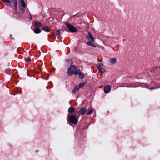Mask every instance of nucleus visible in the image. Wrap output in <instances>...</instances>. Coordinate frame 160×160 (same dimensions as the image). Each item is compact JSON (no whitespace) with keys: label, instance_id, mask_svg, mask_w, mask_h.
<instances>
[{"label":"nucleus","instance_id":"f3484780","mask_svg":"<svg viewBox=\"0 0 160 160\" xmlns=\"http://www.w3.org/2000/svg\"><path fill=\"white\" fill-rule=\"evenodd\" d=\"M116 58H114L111 59L110 60V62L112 64L115 63L116 62Z\"/></svg>","mask_w":160,"mask_h":160},{"label":"nucleus","instance_id":"f8f14e48","mask_svg":"<svg viewBox=\"0 0 160 160\" xmlns=\"http://www.w3.org/2000/svg\"><path fill=\"white\" fill-rule=\"evenodd\" d=\"M91 41H89L87 42V44L88 46H92L93 47L95 48L96 46L94 45L93 43L91 42Z\"/></svg>","mask_w":160,"mask_h":160},{"label":"nucleus","instance_id":"a211bd4d","mask_svg":"<svg viewBox=\"0 0 160 160\" xmlns=\"http://www.w3.org/2000/svg\"><path fill=\"white\" fill-rule=\"evenodd\" d=\"M66 62L68 63L69 65L72 64L73 62L71 59H69L68 60H66Z\"/></svg>","mask_w":160,"mask_h":160},{"label":"nucleus","instance_id":"6ab92c4d","mask_svg":"<svg viewBox=\"0 0 160 160\" xmlns=\"http://www.w3.org/2000/svg\"><path fill=\"white\" fill-rule=\"evenodd\" d=\"M54 33H56L58 36H60V30H57L56 32H54Z\"/></svg>","mask_w":160,"mask_h":160},{"label":"nucleus","instance_id":"2eb2a0df","mask_svg":"<svg viewBox=\"0 0 160 160\" xmlns=\"http://www.w3.org/2000/svg\"><path fill=\"white\" fill-rule=\"evenodd\" d=\"M35 26L37 27H40L42 26V23L39 22H37L35 23Z\"/></svg>","mask_w":160,"mask_h":160},{"label":"nucleus","instance_id":"a878e982","mask_svg":"<svg viewBox=\"0 0 160 160\" xmlns=\"http://www.w3.org/2000/svg\"><path fill=\"white\" fill-rule=\"evenodd\" d=\"M154 88V89H156V88Z\"/></svg>","mask_w":160,"mask_h":160},{"label":"nucleus","instance_id":"0eeeda50","mask_svg":"<svg viewBox=\"0 0 160 160\" xmlns=\"http://www.w3.org/2000/svg\"><path fill=\"white\" fill-rule=\"evenodd\" d=\"M111 90V87L110 86H107L105 87L104 91L105 93H108Z\"/></svg>","mask_w":160,"mask_h":160},{"label":"nucleus","instance_id":"5701e85b","mask_svg":"<svg viewBox=\"0 0 160 160\" xmlns=\"http://www.w3.org/2000/svg\"><path fill=\"white\" fill-rule=\"evenodd\" d=\"M79 88H79V86H78V85H77L76 86L74 89L75 90L78 91L79 89Z\"/></svg>","mask_w":160,"mask_h":160},{"label":"nucleus","instance_id":"4468645a","mask_svg":"<svg viewBox=\"0 0 160 160\" xmlns=\"http://www.w3.org/2000/svg\"><path fill=\"white\" fill-rule=\"evenodd\" d=\"M34 32L35 33L38 34L40 33L41 31L40 29L38 28H36L34 30Z\"/></svg>","mask_w":160,"mask_h":160},{"label":"nucleus","instance_id":"423d86ee","mask_svg":"<svg viewBox=\"0 0 160 160\" xmlns=\"http://www.w3.org/2000/svg\"><path fill=\"white\" fill-rule=\"evenodd\" d=\"M88 36L87 37V38L89 40L91 41L92 42H94V38L92 35L91 33L90 32L88 33Z\"/></svg>","mask_w":160,"mask_h":160},{"label":"nucleus","instance_id":"412c9836","mask_svg":"<svg viewBox=\"0 0 160 160\" xmlns=\"http://www.w3.org/2000/svg\"><path fill=\"white\" fill-rule=\"evenodd\" d=\"M3 2L5 3H8L9 4L11 3V2L9 0H2Z\"/></svg>","mask_w":160,"mask_h":160},{"label":"nucleus","instance_id":"9d476101","mask_svg":"<svg viewBox=\"0 0 160 160\" xmlns=\"http://www.w3.org/2000/svg\"><path fill=\"white\" fill-rule=\"evenodd\" d=\"M42 29L44 31L47 32H49L50 31V28L47 26H45L43 27Z\"/></svg>","mask_w":160,"mask_h":160},{"label":"nucleus","instance_id":"1a4fd4ad","mask_svg":"<svg viewBox=\"0 0 160 160\" xmlns=\"http://www.w3.org/2000/svg\"><path fill=\"white\" fill-rule=\"evenodd\" d=\"M86 112V108H82L78 112V114L79 115H83Z\"/></svg>","mask_w":160,"mask_h":160},{"label":"nucleus","instance_id":"ddd939ff","mask_svg":"<svg viewBox=\"0 0 160 160\" xmlns=\"http://www.w3.org/2000/svg\"><path fill=\"white\" fill-rule=\"evenodd\" d=\"M12 2L14 4V7L15 8L17 9V6L18 5V2L17 0H11Z\"/></svg>","mask_w":160,"mask_h":160},{"label":"nucleus","instance_id":"6e6552de","mask_svg":"<svg viewBox=\"0 0 160 160\" xmlns=\"http://www.w3.org/2000/svg\"><path fill=\"white\" fill-rule=\"evenodd\" d=\"M93 112V110L92 107H90L86 111V114L87 115H90Z\"/></svg>","mask_w":160,"mask_h":160},{"label":"nucleus","instance_id":"aec40b11","mask_svg":"<svg viewBox=\"0 0 160 160\" xmlns=\"http://www.w3.org/2000/svg\"><path fill=\"white\" fill-rule=\"evenodd\" d=\"M5 72L7 74H9L11 72V70L10 69L8 68L5 70Z\"/></svg>","mask_w":160,"mask_h":160},{"label":"nucleus","instance_id":"39448f33","mask_svg":"<svg viewBox=\"0 0 160 160\" xmlns=\"http://www.w3.org/2000/svg\"><path fill=\"white\" fill-rule=\"evenodd\" d=\"M75 75L78 74L79 78L81 79H83L84 78V75L80 72V71L79 70H76L74 72Z\"/></svg>","mask_w":160,"mask_h":160},{"label":"nucleus","instance_id":"393cba45","mask_svg":"<svg viewBox=\"0 0 160 160\" xmlns=\"http://www.w3.org/2000/svg\"><path fill=\"white\" fill-rule=\"evenodd\" d=\"M30 58H29L27 60V61L29 62V61H30Z\"/></svg>","mask_w":160,"mask_h":160},{"label":"nucleus","instance_id":"b1692460","mask_svg":"<svg viewBox=\"0 0 160 160\" xmlns=\"http://www.w3.org/2000/svg\"><path fill=\"white\" fill-rule=\"evenodd\" d=\"M77 91V90H75V89L73 90L72 92H73V93H74V94H75L76 93Z\"/></svg>","mask_w":160,"mask_h":160},{"label":"nucleus","instance_id":"f03ea898","mask_svg":"<svg viewBox=\"0 0 160 160\" xmlns=\"http://www.w3.org/2000/svg\"><path fill=\"white\" fill-rule=\"evenodd\" d=\"M66 25L70 32L74 33L77 31V28L70 24L67 23H66Z\"/></svg>","mask_w":160,"mask_h":160},{"label":"nucleus","instance_id":"9b49d317","mask_svg":"<svg viewBox=\"0 0 160 160\" xmlns=\"http://www.w3.org/2000/svg\"><path fill=\"white\" fill-rule=\"evenodd\" d=\"M98 69L99 70L100 72L102 73H104L106 72L105 69L101 66H98Z\"/></svg>","mask_w":160,"mask_h":160},{"label":"nucleus","instance_id":"f257e3e1","mask_svg":"<svg viewBox=\"0 0 160 160\" xmlns=\"http://www.w3.org/2000/svg\"><path fill=\"white\" fill-rule=\"evenodd\" d=\"M67 121L69 122V124L70 123L76 124L78 122V119L74 115H71L68 116Z\"/></svg>","mask_w":160,"mask_h":160},{"label":"nucleus","instance_id":"4be33fe9","mask_svg":"<svg viewBox=\"0 0 160 160\" xmlns=\"http://www.w3.org/2000/svg\"><path fill=\"white\" fill-rule=\"evenodd\" d=\"M78 86H79V88H82L85 85L84 83H80L79 85H78Z\"/></svg>","mask_w":160,"mask_h":160},{"label":"nucleus","instance_id":"dca6fc26","mask_svg":"<svg viewBox=\"0 0 160 160\" xmlns=\"http://www.w3.org/2000/svg\"><path fill=\"white\" fill-rule=\"evenodd\" d=\"M74 111V108L73 107H71L69 108L68 109V112L70 113L73 112Z\"/></svg>","mask_w":160,"mask_h":160},{"label":"nucleus","instance_id":"7ed1b4c3","mask_svg":"<svg viewBox=\"0 0 160 160\" xmlns=\"http://www.w3.org/2000/svg\"><path fill=\"white\" fill-rule=\"evenodd\" d=\"M76 69V67L73 65H72L68 68L67 73L68 75L71 76L73 75L74 73V71L75 69Z\"/></svg>","mask_w":160,"mask_h":160},{"label":"nucleus","instance_id":"20e7f679","mask_svg":"<svg viewBox=\"0 0 160 160\" xmlns=\"http://www.w3.org/2000/svg\"><path fill=\"white\" fill-rule=\"evenodd\" d=\"M19 5V9L22 11H25L26 5L24 0H21L20 1Z\"/></svg>","mask_w":160,"mask_h":160}]
</instances>
